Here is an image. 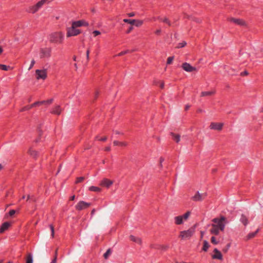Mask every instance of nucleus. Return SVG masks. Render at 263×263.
<instances>
[{
    "label": "nucleus",
    "instance_id": "38",
    "mask_svg": "<svg viewBox=\"0 0 263 263\" xmlns=\"http://www.w3.org/2000/svg\"><path fill=\"white\" fill-rule=\"evenodd\" d=\"M9 67H7L5 65L3 64H0V69L3 70H8Z\"/></svg>",
    "mask_w": 263,
    "mask_h": 263
},
{
    "label": "nucleus",
    "instance_id": "54",
    "mask_svg": "<svg viewBox=\"0 0 263 263\" xmlns=\"http://www.w3.org/2000/svg\"><path fill=\"white\" fill-rule=\"evenodd\" d=\"M161 32V30L160 29H157V30H156L155 31V33L157 34H160Z\"/></svg>",
    "mask_w": 263,
    "mask_h": 263
},
{
    "label": "nucleus",
    "instance_id": "12",
    "mask_svg": "<svg viewBox=\"0 0 263 263\" xmlns=\"http://www.w3.org/2000/svg\"><path fill=\"white\" fill-rule=\"evenodd\" d=\"M72 24L76 27H80L82 26H88L89 24L84 20H79L78 21H74Z\"/></svg>",
    "mask_w": 263,
    "mask_h": 263
},
{
    "label": "nucleus",
    "instance_id": "33",
    "mask_svg": "<svg viewBox=\"0 0 263 263\" xmlns=\"http://www.w3.org/2000/svg\"><path fill=\"white\" fill-rule=\"evenodd\" d=\"M38 10L37 9L35 5L29 7V12L32 13H34L36 12H37Z\"/></svg>",
    "mask_w": 263,
    "mask_h": 263
},
{
    "label": "nucleus",
    "instance_id": "11",
    "mask_svg": "<svg viewBox=\"0 0 263 263\" xmlns=\"http://www.w3.org/2000/svg\"><path fill=\"white\" fill-rule=\"evenodd\" d=\"M182 67L185 71L187 72H192L197 70L195 67H193L187 63H184L182 65Z\"/></svg>",
    "mask_w": 263,
    "mask_h": 263
},
{
    "label": "nucleus",
    "instance_id": "23",
    "mask_svg": "<svg viewBox=\"0 0 263 263\" xmlns=\"http://www.w3.org/2000/svg\"><path fill=\"white\" fill-rule=\"evenodd\" d=\"M113 143L114 145H119L121 146H126L127 145V143L126 142H119L118 141H114Z\"/></svg>",
    "mask_w": 263,
    "mask_h": 263
},
{
    "label": "nucleus",
    "instance_id": "18",
    "mask_svg": "<svg viewBox=\"0 0 263 263\" xmlns=\"http://www.w3.org/2000/svg\"><path fill=\"white\" fill-rule=\"evenodd\" d=\"M212 228L210 229V231L211 234L214 235H218L219 233V231L220 230L217 228L215 225L211 224Z\"/></svg>",
    "mask_w": 263,
    "mask_h": 263
},
{
    "label": "nucleus",
    "instance_id": "42",
    "mask_svg": "<svg viewBox=\"0 0 263 263\" xmlns=\"http://www.w3.org/2000/svg\"><path fill=\"white\" fill-rule=\"evenodd\" d=\"M84 180V177H79V178H77V180L76 183H78L81 182H82Z\"/></svg>",
    "mask_w": 263,
    "mask_h": 263
},
{
    "label": "nucleus",
    "instance_id": "36",
    "mask_svg": "<svg viewBox=\"0 0 263 263\" xmlns=\"http://www.w3.org/2000/svg\"><path fill=\"white\" fill-rule=\"evenodd\" d=\"M186 45V43L185 41H183L181 43L178 44V46L176 48H179L184 47Z\"/></svg>",
    "mask_w": 263,
    "mask_h": 263
},
{
    "label": "nucleus",
    "instance_id": "52",
    "mask_svg": "<svg viewBox=\"0 0 263 263\" xmlns=\"http://www.w3.org/2000/svg\"><path fill=\"white\" fill-rule=\"evenodd\" d=\"M57 260V257L54 256L53 259L52 260V261L50 263H56Z\"/></svg>",
    "mask_w": 263,
    "mask_h": 263
},
{
    "label": "nucleus",
    "instance_id": "1",
    "mask_svg": "<svg viewBox=\"0 0 263 263\" xmlns=\"http://www.w3.org/2000/svg\"><path fill=\"white\" fill-rule=\"evenodd\" d=\"M64 39V34L62 32H54L49 36V41L53 43H62Z\"/></svg>",
    "mask_w": 263,
    "mask_h": 263
},
{
    "label": "nucleus",
    "instance_id": "37",
    "mask_svg": "<svg viewBox=\"0 0 263 263\" xmlns=\"http://www.w3.org/2000/svg\"><path fill=\"white\" fill-rule=\"evenodd\" d=\"M211 242L214 245H217L218 243V241L216 240L214 236L211 237Z\"/></svg>",
    "mask_w": 263,
    "mask_h": 263
},
{
    "label": "nucleus",
    "instance_id": "13",
    "mask_svg": "<svg viewBox=\"0 0 263 263\" xmlns=\"http://www.w3.org/2000/svg\"><path fill=\"white\" fill-rule=\"evenodd\" d=\"M213 252L214 253V254L212 255V258L213 259H218L219 260L222 259V254L217 249H214Z\"/></svg>",
    "mask_w": 263,
    "mask_h": 263
},
{
    "label": "nucleus",
    "instance_id": "17",
    "mask_svg": "<svg viewBox=\"0 0 263 263\" xmlns=\"http://www.w3.org/2000/svg\"><path fill=\"white\" fill-rule=\"evenodd\" d=\"M62 109L59 105L55 106L52 110L51 113L57 115H60Z\"/></svg>",
    "mask_w": 263,
    "mask_h": 263
},
{
    "label": "nucleus",
    "instance_id": "44",
    "mask_svg": "<svg viewBox=\"0 0 263 263\" xmlns=\"http://www.w3.org/2000/svg\"><path fill=\"white\" fill-rule=\"evenodd\" d=\"M35 62L34 60H32L31 62V64H30V65L28 68V70H30L31 69H32V68L33 67L34 64H35Z\"/></svg>",
    "mask_w": 263,
    "mask_h": 263
},
{
    "label": "nucleus",
    "instance_id": "53",
    "mask_svg": "<svg viewBox=\"0 0 263 263\" xmlns=\"http://www.w3.org/2000/svg\"><path fill=\"white\" fill-rule=\"evenodd\" d=\"M128 15L129 17H133V16H134L135 15V13H133V12L129 13L128 14Z\"/></svg>",
    "mask_w": 263,
    "mask_h": 263
},
{
    "label": "nucleus",
    "instance_id": "61",
    "mask_svg": "<svg viewBox=\"0 0 263 263\" xmlns=\"http://www.w3.org/2000/svg\"><path fill=\"white\" fill-rule=\"evenodd\" d=\"M74 198H75V196L73 195V196L71 197L70 200H73L74 199Z\"/></svg>",
    "mask_w": 263,
    "mask_h": 263
},
{
    "label": "nucleus",
    "instance_id": "43",
    "mask_svg": "<svg viewBox=\"0 0 263 263\" xmlns=\"http://www.w3.org/2000/svg\"><path fill=\"white\" fill-rule=\"evenodd\" d=\"M89 53H90V50H89V49H87V51H86V59H87V62L89 60Z\"/></svg>",
    "mask_w": 263,
    "mask_h": 263
},
{
    "label": "nucleus",
    "instance_id": "26",
    "mask_svg": "<svg viewBox=\"0 0 263 263\" xmlns=\"http://www.w3.org/2000/svg\"><path fill=\"white\" fill-rule=\"evenodd\" d=\"M258 231H259V229H258L255 232H252V233H249L247 236V239H250L253 238L255 236V235L258 232Z\"/></svg>",
    "mask_w": 263,
    "mask_h": 263
},
{
    "label": "nucleus",
    "instance_id": "9",
    "mask_svg": "<svg viewBox=\"0 0 263 263\" xmlns=\"http://www.w3.org/2000/svg\"><path fill=\"white\" fill-rule=\"evenodd\" d=\"M123 22L131 25H134L137 27H140L143 24V21L141 20L124 19Z\"/></svg>",
    "mask_w": 263,
    "mask_h": 263
},
{
    "label": "nucleus",
    "instance_id": "45",
    "mask_svg": "<svg viewBox=\"0 0 263 263\" xmlns=\"http://www.w3.org/2000/svg\"><path fill=\"white\" fill-rule=\"evenodd\" d=\"M92 33L94 34L95 36L99 35L101 34V32L99 31L95 30L93 31Z\"/></svg>",
    "mask_w": 263,
    "mask_h": 263
},
{
    "label": "nucleus",
    "instance_id": "7",
    "mask_svg": "<svg viewBox=\"0 0 263 263\" xmlns=\"http://www.w3.org/2000/svg\"><path fill=\"white\" fill-rule=\"evenodd\" d=\"M91 204L83 201H79L76 205V209L78 211H81L88 208Z\"/></svg>",
    "mask_w": 263,
    "mask_h": 263
},
{
    "label": "nucleus",
    "instance_id": "4",
    "mask_svg": "<svg viewBox=\"0 0 263 263\" xmlns=\"http://www.w3.org/2000/svg\"><path fill=\"white\" fill-rule=\"evenodd\" d=\"M80 33V30L79 29H77L76 27L72 24L71 27L67 28V37L76 36L79 34Z\"/></svg>",
    "mask_w": 263,
    "mask_h": 263
},
{
    "label": "nucleus",
    "instance_id": "16",
    "mask_svg": "<svg viewBox=\"0 0 263 263\" xmlns=\"http://www.w3.org/2000/svg\"><path fill=\"white\" fill-rule=\"evenodd\" d=\"M230 21L234 22V23L240 25V26H245L246 23L243 20L238 18H231Z\"/></svg>",
    "mask_w": 263,
    "mask_h": 263
},
{
    "label": "nucleus",
    "instance_id": "5",
    "mask_svg": "<svg viewBox=\"0 0 263 263\" xmlns=\"http://www.w3.org/2000/svg\"><path fill=\"white\" fill-rule=\"evenodd\" d=\"M206 196V193H199V192H197L195 195L192 197V199L195 201H201L205 199Z\"/></svg>",
    "mask_w": 263,
    "mask_h": 263
},
{
    "label": "nucleus",
    "instance_id": "31",
    "mask_svg": "<svg viewBox=\"0 0 263 263\" xmlns=\"http://www.w3.org/2000/svg\"><path fill=\"white\" fill-rule=\"evenodd\" d=\"M89 190L90 191L96 192H99L101 191V189H100L98 187H96V186H90L89 188Z\"/></svg>",
    "mask_w": 263,
    "mask_h": 263
},
{
    "label": "nucleus",
    "instance_id": "39",
    "mask_svg": "<svg viewBox=\"0 0 263 263\" xmlns=\"http://www.w3.org/2000/svg\"><path fill=\"white\" fill-rule=\"evenodd\" d=\"M173 59V57H168L167 60V64H171L172 63Z\"/></svg>",
    "mask_w": 263,
    "mask_h": 263
},
{
    "label": "nucleus",
    "instance_id": "60",
    "mask_svg": "<svg viewBox=\"0 0 263 263\" xmlns=\"http://www.w3.org/2000/svg\"><path fill=\"white\" fill-rule=\"evenodd\" d=\"M150 247H151V248H152V249H153V248H155V245H153V244H151V245H150Z\"/></svg>",
    "mask_w": 263,
    "mask_h": 263
},
{
    "label": "nucleus",
    "instance_id": "22",
    "mask_svg": "<svg viewBox=\"0 0 263 263\" xmlns=\"http://www.w3.org/2000/svg\"><path fill=\"white\" fill-rule=\"evenodd\" d=\"M171 136L173 137V139L177 143L180 140V136L179 135L175 134L173 133H171Z\"/></svg>",
    "mask_w": 263,
    "mask_h": 263
},
{
    "label": "nucleus",
    "instance_id": "58",
    "mask_svg": "<svg viewBox=\"0 0 263 263\" xmlns=\"http://www.w3.org/2000/svg\"><path fill=\"white\" fill-rule=\"evenodd\" d=\"M57 255H58V249H57L55 251L54 256L57 257Z\"/></svg>",
    "mask_w": 263,
    "mask_h": 263
},
{
    "label": "nucleus",
    "instance_id": "19",
    "mask_svg": "<svg viewBox=\"0 0 263 263\" xmlns=\"http://www.w3.org/2000/svg\"><path fill=\"white\" fill-rule=\"evenodd\" d=\"M129 238L130 239V240L134 241V242H135L138 244H141L142 243V240L141 238H139V237H136L133 235H130L129 236Z\"/></svg>",
    "mask_w": 263,
    "mask_h": 263
},
{
    "label": "nucleus",
    "instance_id": "40",
    "mask_svg": "<svg viewBox=\"0 0 263 263\" xmlns=\"http://www.w3.org/2000/svg\"><path fill=\"white\" fill-rule=\"evenodd\" d=\"M130 52V50H125V51H122L120 53H119L118 55V56H122L126 53H129Z\"/></svg>",
    "mask_w": 263,
    "mask_h": 263
},
{
    "label": "nucleus",
    "instance_id": "24",
    "mask_svg": "<svg viewBox=\"0 0 263 263\" xmlns=\"http://www.w3.org/2000/svg\"><path fill=\"white\" fill-rule=\"evenodd\" d=\"M240 220L245 226H247L248 223V218L243 215H242Z\"/></svg>",
    "mask_w": 263,
    "mask_h": 263
},
{
    "label": "nucleus",
    "instance_id": "15",
    "mask_svg": "<svg viewBox=\"0 0 263 263\" xmlns=\"http://www.w3.org/2000/svg\"><path fill=\"white\" fill-rule=\"evenodd\" d=\"M45 102H46V101H38V102H36L33 103L32 104H31L29 106H26V107H24L22 109V111H24V110H26L30 109L32 107H34V106H35L36 105L44 104V103Z\"/></svg>",
    "mask_w": 263,
    "mask_h": 263
},
{
    "label": "nucleus",
    "instance_id": "35",
    "mask_svg": "<svg viewBox=\"0 0 263 263\" xmlns=\"http://www.w3.org/2000/svg\"><path fill=\"white\" fill-rule=\"evenodd\" d=\"M47 0H41V1L39 2L36 5L39 6V7L41 8L42 6L46 3L47 2Z\"/></svg>",
    "mask_w": 263,
    "mask_h": 263
},
{
    "label": "nucleus",
    "instance_id": "3",
    "mask_svg": "<svg viewBox=\"0 0 263 263\" xmlns=\"http://www.w3.org/2000/svg\"><path fill=\"white\" fill-rule=\"evenodd\" d=\"M195 230L194 228H191L186 231H183L180 232V237L182 239H188L190 238L194 233Z\"/></svg>",
    "mask_w": 263,
    "mask_h": 263
},
{
    "label": "nucleus",
    "instance_id": "34",
    "mask_svg": "<svg viewBox=\"0 0 263 263\" xmlns=\"http://www.w3.org/2000/svg\"><path fill=\"white\" fill-rule=\"evenodd\" d=\"M111 253V251L110 249H108L107 251L104 254V257L105 259L108 258V257L110 255Z\"/></svg>",
    "mask_w": 263,
    "mask_h": 263
},
{
    "label": "nucleus",
    "instance_id": "10",
    "mask_svg": "<svg viewBox=\"0 0 263 263\" xmlns=\"http://www.w3.org/2000/svg\"><path fill=\"white\" fill-rule=\"evenodd\" d=\"M223 126V124L222 123L212 122L210 124V128L211 129L220 131L222 129Z\"/></svg>",
    "mask_w": 263,
    "mask_h": 263
},
{
    "label": "nucleus",
    "instance_id": "49",
    "mask_svg": "<svg viewBox=\"0 0 263 263\" xmlns=\"http://www.w3.org/2000/svg\"><path fill=\"white\" fill-rule=\"evenodd\" d=\"M248 74H249V73L247 71H245L244 72H241L240 73V75L241 76H247Z\"/></svg>",
    "mask_w": 263,
    "mask_h": 263
},
{
    "label": "nucleus",
    "instance_id": "64",
    "mask_svg": "<svg viewBox=\"0 0 263 263\" xmlns=\"http://www.w3.org/2000/svg\"><path fill=\"white\" fill-rule=\"evenodd\" d=\"M3 168V166L2 164H0V171L2 170Z\"/></svg>",
    "mask_w": 263,
    "mask_h": 263
},
{
    "label": "nucleus",
    "instance_id": "6",
    "mask_svg": "<svg viewBox=\"0 0 263 263\" xmlns=\"http://www.w3.org/2000/svg\"><path fill=\"white\" fill-rule=\"evenodd\" d=\"M36 78L37 80H45L47 78V71L46 69L35 70Z\"/></svg>",
    "mask_w": 263,
    "mask_h": 263
},
{
    "label": "nucleus",
    "instance_id": "21",
    "mask_svg": "<svg viewBox=\"0 0 263 263\" xmlns=\"http://www.w3.org/2000/svg\"><path fill=\"white\" fill-rule=\"evenodd\" d=\"M175 222L176 224H181L183 223V219L181 216H178L175 217Z\"/></svg>",
    "mask_w": 263,
    "mask_h": 263
},
{
    "label": "nucleus",
    "instance_id": "29",
    "mask_svg": "<svg viewBox=\"0 0 263 263\" xmlns=\"http://www.w3.org/2000/svg\"><path fill=\"white\" fill-rule=\"evenodd\" d=\"M191 212L187 211L184 215H182L181 217L182 218L183 220L186 221L189 218Z\"/></svg>",
    "mask_w": 263,
    "mask_h": 263
},
{
    "label": "nucleus",
    "instance_id": "56",
    "mask_svg": "<svg viewBox=\"0 0 263 263\" xmlns=\"http://www.w3.org/2000/svg\"><path fill=\"white\" fill-rule=\"evenodd\" d=\"M106 139H107V137H104L100 139V140L105 141L106 140Z\"/></svg>",
    "mask_w": 263,
    "mask_h": 263
},
{
    "label": "nucleus",
    "instance_id": "14",
    "mask_svg": "<svg viewBox=\"0 0 263 263\" xmlns=\"http://www.w3.org/2000/svg\"><path fill=\"white\" fill-rule=\"evenodd\" d=\"M113 182L111 180H110L107 179H104L100 183V185L105 186L106 187H109L111 185H112Z\"/></svg>",
    "mask_w": 263,
    "mask_h": 263
},
{
    "label": "nucleus",
    "instance_id": "30",
    "mask_svg": "<svg viewBox=\"0 0 263 263\" xmlns=\"http://www.w3.org/2000/svg\"><path fill=\"white\" fill-rule=\"evenodd\" d=\"M158 19L161 20L163 23L167 24L169 26L171 25V22L170 21V20L167 17H164V18H161V17H159Z\"/></svg>",
    "mask_w": 263,
    "mask_h": 263
},
{
    "label": "nucleus",
    "instance_id": "41",
    "mask_svg": "<svg viewBox=\"0 0 263 263\" xmlns=\"http://www.w3.org/2000/svg\"><path fill=\"white\" fill-rule=\"evenodd\" d=\"M50 228L51 232V236L52 237H53L54 235V227L52 225H50Z\"/></svg>",
    "mask_w": 263,
    "mask_h": 263
},
{
    "label": "nucleus",
    "instance_id": "50",
    "mask_svg": "<svg viewBox=\"0 0 263 263\" xmlns=\"http://www.w3.org/2000/svg\"><path fill=\"white\" fill-rule=\"evenodd\" d=\"M29 199L32 200L33 201H35V199L33 198L32 196H30L29 195L27 196V200H28Z\"/></svg>",
    "mask_w": 263,
    "mask_h": 263
},
{
    "label": "nucleus",
    "instance_id": "48",
    "mask_svg": "<svg viewBox=\"0 0 263 263\" xmlns=\"http://www.w3.org/2000/svg\"><path fill=\"white\" fill-rule=\"evenodd\" d=\"M158 83L160 84V87L161 88H163L164 85V82H163V81H159V82H158Z\"/></svg>",
    "mask_w": 263,
    "mask_h": 263
},
{
    "label": "nucleus",
    "instance_id": "47",
    "mask_svg": "<svg viewBox=\"0 0 263 263\" xmlns=\"http://www.w3.org/2000/svg\"><path fill=\"white\" fill-rule=\"evenodd\" d=\"M15 213V211L14 210H12L10 211L9 214L10 216H12L13 215H14Z\"/></svg>",
    "mask_w": 263,
    "mask_h": 263
},
{
    "label": "nucleus",
    "instance_id": "32",
    "mask_svg": "<svg viewBox=\"0 0 263 263\" xmlns=\"http://www.w3.org/2000/svg\"><path fill=\"white\" fill-rule=\"evenodd\" d=\"M26 263H33V258L31 254H28L26 258Z\"/></svg>",
    "mask_w": 263,
    "mask_h": 263
},
{
    "label": "nucleus",
    "instance_id": "27",
    "mask_svg": "<svg viewBox=\"0 0 263 263\" xmlns=\"http://www.w3.org/2000/svg\"><path fill=\"white\" fill-rule=\"evenodd\" d=\"M210 247V245L209 242L206 240L203 241V246L202 248V250L206 252Z\"/></svg>",
    "mask_w": 263,
    "mask_h": 263
},
{
    "label": "nucleus",
    "instance_id": "20",
    "mask_svg": "<svg viewBox=\"0 0 263 263\" xmlns=\"http://www.w3.org/2000/svg\"><path fill=\"white\" fill-rule=\"evenodd\" d=\"M10 226V223L8 222H4L1 229H0V233H3L5 230H6Z\"/></svg>",
    "mask_w": 263,
    "mask_h": 263
},
{
    "label": "nucleus",
    "instance_id": "57",
    "mask_svg": "<svg viewBox=\"0 0 263 263\" xmlns=\"http://www.w3.org/2000/svg\"><path fill=\"white\" fill-rule=\"evenodd\" d=\"M133 27H130L128 30H127V33H129L132 30H133Z\"/></svg>",
    "mask_w": 263,
    "mask_h": 263
},
{
    "label": "nucleus",
    "instance_id": "63",
    "mask_svg": "<svg viewBox=\"0 0 263 263\" xmlns=\"http://www.w3.org/2000/svg\"><path fill=\"white\" fill-rule=\"evenodd\" d=\"M115 133H116V134H121V133H120L119 131H118V130L115 131Z\"/></svg>",
    "mask_w": 263,
    "mask_h": 263
},
{
    "label": "nucleus",
    "instance_id": "55",
    "mask_svg": "<svg viewBox=\"0 0 263 263\" xmlns=\"http://www.w3.org/2000/svg\"><path fill=\"white\" fill-rule=\"evenodd\" d=\"M110 150V148L109 146H107L105 148V151H109Z\"/></svg>",
    "mask_w": 263,
    "mask_h": 263
},
{
    "label": "nucleus",
    "instance_id": "8",
    "mask_svg": "<svg viewBox=\"0 0 263 263\" xmlns=\"http://www.w3.org/2000/svg\"><path fill=\"white\" fill-rule=\"evenodd\" d=\"M40 58H49L51 55L50 48H41L40 51Z\"/></svg>",
    "mask_w": 263,
    "mask_h": 263
},
{
    "label": "nucleus",
    "instance_id": "25",
    "mask_svg": "<svg viewBox=\"0 0 263 263\" xmlns=\"http://www.w3.org/2000/svg\"><path fill=\"white\" fill-rule=\"evenodd\" d=\"M215 93L214 91H202L201 93V97L213 95Z\"/></svg>",
    "mask_w": 263,
    "mask_h": 263
},
{
    "label": "nucleus",
    "instance_id": "62",
    "mask_svg": "<svg viewBox=\"0 0 263 263\" xmlns=\"http://www.w3.org/2000/svg\"><path fill=\"white\" fill-rule=\"evenodd\" d=\"M190 105H186L185 106V110H187L189 108H190Z\"/></svg>",
    "mask_w": 263,
    "mask_h": 263
},
{
    "label": "nucleus",
    "instance_id": "59",
    "mask_svg": "<svg viewBox=\"0 0 263 263\" xmlns=\"http://www.w3.org/2000/svg\"><path fill=\"white\" fill-rule=\"evenodd\" d=\"M95 213V209H93L92 211H91V215H93Z\"/></svg>",
    "mask_w": 263,
    "mask_h": 263
},
{
    "label": "nucleus",
    "instance_id": "28",
    "mask_svg": "<svg viewBox=\"0 0 263 263\" xmlns=\"http://www.w3.org/2000/svg\"><path fill=\"white\" fill-rule=\"evenodd\" d=\"M28 153L33 157H35L37 155V152L32 148H30Z\"/></svg>",
    "mask_w": 263,
    "mask_h": 263
},
{
    "label": "nucleus",
    "instance_id": "51",
    "mask_svg": "<svg viewBox=\"0 0 263 263\" xmlns=\"http://www.w3.org/2000/svg\"><path fill=\"white\" fill-rule=\"evenodd\" d=\"M45 101H46V102L44 104H45V103L51 104L53 101V99H51Z\"/></svg>",
    "mask_w": 263,
    "mask_h": 263
},
{
    "label": "nucleus",
    "instance_id": "2",
    "mask_svg": "<svg viewBox=\"0 0 263 263\" xmlns=\"http://www.w3.org/2000/svg\"><path fill=\"white\" fill-rule=\"evenodd\" d=\"M212 221L213 222L212 224L215 225L216 227L219 228L221 231L224 230L225 226L227 223L226 218L224 216H221L220 218H214Z\"/></svg>",
    "mask_w": 263,
    "mask_h": 263
},
{
    "label": "nucleus",
    "instance_id": "46",
    "mask_svg": "<svg viewBox=\"0 0 263 263\" xmlns=\"http://www.w3.org/2000/svg\"><path fill=\"white\" fill-rule=\"evenodd\" d=\"M230 247V244L229 243L227 245L226 248L223 249V251L224 252H227Z\"/></svg>",
    "mask_w": 263,
    "mask_h": 263
}]
</instances>
